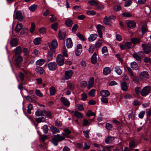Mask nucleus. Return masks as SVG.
I'll use <instances>...</instances> for the list:
<instances>
[{
  "instance_id": "14",
  "label": "nucleus",
  "mask_w": 151,
  "mask_h": 151,
  "mask_svg": "<svg viewBox=\"0 0 151 151\" xmlns=\"http://www.w3.org/2000/svg\"><path fill=\"white\" fill-rule=\"evenodd\" d=\"M148 74L147 71H144L141 72L139 74L140 78L143 79H146L148 78Z\"/></svg>"
},
{
  "instance_id": "11",
  "label": "nucleus",
  "mask_w": 151,
  "mask_h": 151,
  "mask_svg": "<svg viewBox=\"0 0 151 151\" xmlns=\"http://www.w3.org/2000/svg\"><path fill=\"white\" fill-rule=\"evenodd\" d=\"M48 66L49 70H55L57 67V64L55 62H52L49 63L48 64Z\"/></svg>"
},
{
  "instance_id": "23",
  "label": "nucleus",
  "mask_w": 151,
  "mask_h": 151,
  "mask_svg": "<svg viewBox=\"0 0 151 151\" xmlns=\"http://www.w3.org/2000/svg\"><path fill=\"white\" fill-rule=\"evenodd\" d=\"M96 56V52H94L91 57V62L93 64H95L97 63V59Z\"/></svg>"
},
{
  "instance_id": "6",
  "label": "nucleus",
  "mask_w": 151,
  "mask_h": 151,
  "mask_svg": "<svg viewBox=\"0 0 151 151\" xmlns=\"http://www.w3.org/2000/svg\"><path fill=\"white\" fill-rule=\"evenodd\" d=\"M96 28L99 37L101 38L102 37V30L104 29V27L103 25L99 24L96 26Z\"/></svg>"
},
{
  "instance_id": "2",
  "label": "nucleus",
  "mask_w": 151,
  "mask_h": 151,
  "mask_svg": "<svg viewBox=\"0 0 151 151\" xmlns=\"http://www.w3.org/2000/svg\"><path fill=\"white\" fill-rule=\"evenodd\" d=\"M56 62L59 65H63L64 63V58L63 56L60 54L58 55L56 58Z\"/></svg>"
},
{
  "instance_id": "51",
  "label": "nucleus",
  "mask_w": 151,
  "mask_h": 151,
  "mask_svg": "<svg viewBox=\"0 0 151 151\" xmlns=\"http://www.w3.org/2000/svg\"><path fill=\"white\" fill-rule=\"evenodd\" d=\"M42 130L44 133H47L49 130L48 126L47 125H44L42 127Z\"/></svg>"
},
{
  "instance_id": "49",
  "label": "nucleus",
  "mask_w": 151,
  "mask_h": 151,
  "mask_svg": "<svg viewBox=\"0 0 151 151\" xmlns=\"http://www.w3.org/2000/svg\"><path fill=\"white\" fill-rule=\"evenodd\" d=\"M63 56L65 57H68V55L66 50V49L65 46H64L62 50Z\"/></svg>"
},
{
  "instance_id": "33",
  "label": "nucleus",
  "mask_w": 151,
  "mask_h": 151,
  "mask_svg": "<svg viewBox=\"0 0 151 151\" xmlns=\"http://www.w3.org/2000/svg\"><path fill=\"white\" fill-rule=\"evenodd\" d=\"M110 72L111 69L109 67H105L103 69V73L105 75H108Z\"/></svg>"
},
{
  "instance_id": "16",
  "label": "nucleus",
  "mask_w": 151,
  "mask_h": 151,
  "mask_svg": "<svg viewBox=\"0 0 151 151\" xmlns=\"http://www.w3.org/2000/svg\"><path fill=\"white\" fill-rule=\"evenodd\" d=\"M103 22L104 24L106 25H110L112 24V22L109 17L105 16L104 17Z\"/></svg>"
},
{
  "instance_id": "22",
  "label": "nucleus",
  "mask_w": 151,
  "mask_h": 151,
  "mask_svg": "<svg viewBox=\"0 0 151 151\" xmlns=\"http://www.w3.org/2000/svg\"><path fill=\"white\" fill-rule=\"evenodd\" d=\"M18 44V40L17 38H14L10 40V44L13 47H15Z\"/></svg>"
},
{
  "instance_id": "40",
  "label": "nucleus",
  "mask_w": 151,
  "mask_h": 151,
  "mask_svg": "<svg viewBox=\"0 0 151 151\" xmlns=\"http://www.w3.org/2000/svg\"><path fill=\"white\" fill-rule=\"evenodd\" d=\"M36 71L40 74L43 73L44 72V69L41 67H38L35 70Z\"/></svg>"
},
{
  "instance_id": "18",
  "label": "nucleus",
  "mask_w": 151,
  "mask_h": 151,
  "mask_svg": "<svg viewBox=\"0 0 151 151\" xmlns=\"http://www.w3.org/2000/svg\"><path fill=\"white\" fill-rule=\"evenodd\" d=\"M66 46L68 48H71L73 46V43L70 38H67L66 40Z\"/></svg>"
},
{
  "instance_id": "17",
  "label": "nucleus",
  "mask_w": 151,
  "mask_h": 151,
  "mask_svg": "<svg viewBox=\"0 0 151 151\" xmlns=\"http://www.w3.org/2000/svg\"><path fill=\"white\" fill-rule=\"evenodd\" d=\"M14 50L15 51V56H17L20 55V54L22 52V48L20 46H18Z\"/></svg>"
},
{
  "instance_id": "35",
  "label": "nucleus",
  "mask_w": 151,
  "mask_h": 151,
  "mask_svg": "<svg viewBox=\"0 0 151 151\" xmlns=\"http://www.w3.org/2000/svg\"><path fill=\"white\" fill-rule=\"evenodd\" d=\"M55 136L59 142L65 139V137L61 136L60 134H57L55 135Z\"/></svg>"
},
{
  "instance_id": "47",
  "label": "nucleus",
  "mask_w": 151,
  "mask_h": 151,
  "mask_svg": "<svg viewBox=\"0 0 151 151\" xmlns=\"http://www.w3.org/2000/svg\"><path fill=\"white\" fill-rule=\"evenodd\" d=\"M132 55L133 57L137 60L138 61H140L141 60V57L137 53H133Z\"/></svg>"
},
{
  "instance_id": "27",
  "label": "nucleus",
  "mask_w": 151,
  "mask_h": 151,
  "mask_svg": "<svg viewBox=\"0 0 151 151\" xmlns=\"http://www.w3.org/2000/svg\"><path fill=\"white\" fill-rule=\"evenodd\" d=\"M45 62V60L43 59H40L36 62V64L37 66L42 65Z\"/></svg>"
},
{
  "instance_id": "29",
  "label": "nucleus",
  "mask_w": 151,
  "mask_h": 151,
  "mask_svg": "<svg viewBox=\"0 0 151 151\" xmlns=\"http://www.w3.org/2000/svg\"><path fill=\"white\" fill-rule=\"evenodd\" d=\"M102 53L105 56H107L108 55V52L107 47L105 46H104L101 49Z\"/></svg>"
},
{
  "instance_id": "42",
  "label": "nucleus",
  "mask_w": 151,
  "mask_h": 151,
  "mask_svg": "<svg viewBox=\"0 0 151 151\" xmlns=\"http://www.w3.org/2000/svg\"><path fill=\"white\" fill-rule=\"evenodd\" d=\"M87 14L89 15L93 16L96 14V12L95 10H88L86 11Z\"/></svg>"
},
{
  "instance_id": "8",
  "label": "nucleus",
  "mask_w": 151,
  "mask_h": 151,
  "mask_svg": "<svg viewBox=\"0 0 151 151\" xmlns=\"http://www.w3.org/2000/svg\"><path fill=\"white\" fill-rule=\"evenodd\" d=\"M142 46L143 47V50L145 53L148 54L151 52V47L149 46L147 44L146 45L144 44H142Z\"/></svg>"
},
{
  "instance_id": "30",
  "label": "nucleus",
  "mask_w": 151,
  "mask_h": 151,
  "mask_svg": "<svg viewBox=\"0 0 151 151\" xmlns=\"http://www.w3.org/2000/svg\"><path fill=\"white\" fill-rule=\"evenodd\" d=\"M114 139V138L112 137H108L105 140V142L107 144L111 143Z\"/></svg>"
},
{
  "instance_id": "57",
  "label": "nucleus",
  "mask_w": 151,
  "mask_h": 151,
  "mask_svg": "<svg viewBox=\"0 0 151 151\" xmlns=\"http://www.w3.org/2000/svg\"><path fill=\"white\" fill-rule=\"evenodd\" d=\"M113 9L115 11L117 12L121 9V7L120 5H116L114 6Z\"/></svg>"
},
{
  "instance_id": "32",
  "label": "nucleus",
  "mask_w": 151,
  "mask_h": 151,
  "mask_svg": "<svg viewBox=\"0 0 151 151\" xmlns=\"http://www.w3.org/2000/svg\"><path fill=\"white\" fill-rule=\"evenodd\" d=\"M121 86L122 89L124 91H126L127 89V85L126 82H123L121 83Z\"/></svg>"
},
{
  "instance_id": "12",
  "label": "nucleus",
  "mask_w": 151,
  "mask_h": 151,
  "mask_svg": "<svg viewBox=\"0 0 151 151\" xmlns=\"http://www.w3.org/2000/svg\"><path fill=\"white\" fill-rule=\"evenodd\" d=\"M60 101L65 106L69 107L70 105V103L68 99L65 97H61Z\"/></svg>"
},
{
  "instance_id": "48",
  "label": "nucleus",
  "mask_w": 151,
  "mask_h": 151,
  "mask_svg": "<svg viewBox=\"0 0 151 151\" xmlns=\"http://www.w3.org/2000/svg\"><path fill=\"white\" fill-rule=\"evenodd\" d=\"M74 115L76 117L78 118H82L83 116V114L78 111L74 112Z\"/></svg>"
},
{
  "instance_id": "63",
  "label": "nucleus",
  "mask_w": 151,
  "mask_h": 151,
  "mask_svg": "<svg viewBox=\"0 0 151 151\" xmlns=\"http://www.w3.org/2000/svg\"><path fill=\"white\" fill-rule=\"evenodd\" d=\"M90 132V130L87 129L86 130H84L83 131V132L84 133V136L87 138L89 137L88 133Z\"/></svg>"
},
{
  "instance_id": "53",
  "label": "nucleus",
  "mask_w": 151,
  "mask_h": 151,
  "mask_svg": "<svg viewBox=\"0 0 151 151\" xmlns=\"http://www.w3.org/2000/svg\"><path fill=\"white\" fill-rule=\"evenodd\" d=\"M33 109L32 105L31 104H29L27 106V112L29 114H31V110Z\"/></svg>"
},
{
  "instance_id": "36",
  "label": "nucleus",
  "mask_w": 151,
  "mask_h": 151,
  "mask_svg": "<svg viewBox=\"0 0 151 151\" xmlns=\"http://www.w3.org/2000/svg\"><path fill=\"white\" fill-rule=\"evenodd\" d=\"M58 142L59 141L55 135L54 137L51 140L52 143L55 146H57L58 145Z\"/></svg>"
},
{
  "instance_id": "15",
  "label": "nucleus",
  "mask_w": 151,
  "mask_h": 151,
  "mask_svg": "<svg viewBox=\"0 0 151 151\" xmlns=\"http://www.w3.org/2000/svg\"><path fill=\"white\" fill-rule=\"evenodd\" d=\"M100 94L101 97H107L110 95V93L107 90H103L100 91Z\"/></svg>"
},
{
  "instance_id": "39",
  "label": "nucleus",
  "mask_w": 151,
  "mask_h": 151,
  "mask_svg": "<svg viewBox=\"0 0 151 151\" xmlns=\"http://www.w3.org/2000/svg\"><path fill=\"white\" fill-rule=\"evenodd\" d=\"M49 91L50 93V95H54L55 93V89L54 87H51L49 89Z\"/></svg>"
},
{
  "instance_id": "44",
  "label": "nucleus",
  "mask_w": 151,
  "mask_h": 151,
  "mask_svg": "<svg viewBox=\"0 0 151 151\" xmlns=\"http://www.w3.org/2000/svg\"><path fill=\"white\" fill-rule=\"evenodd\" d=\"M65 23L66 25L68 27H70L73 24V22L72 20L69 19L65 21Z\"/></svg>"
},
{
  "instance_id": "45",
  "label": "nucleus",
  "mask_w": 151,
  "mask_h": 151,
  "mask_svg": "<svg viewBox=\"0 0 151 151\" xmlns=\"http://www.w3.org/2000/svg\"><path fill=\"white\" fill-rule=\"evenodd\" d=\"M131 41L134 44L139 43L140 42V40L136 38H132L131 40Z\"/></svg>"
},
{
  "instance_id": "10",
  "label": "nucleus",
  "mask_w": 151,
  "mask_h": 151,
  "mask_svg": "<svg viewBox=\"0 0 151 151\" xmlns=\"http://www.w3.org/2000/svg\"><path fill=\"white\" fill-rule=\"evenodd\" d=\"M73 74L72 70H69L66 71L65 73V78L66 79L68 80L70 78Z\"/></svg>"
},
{
  "instance_id": "59",
  "label": "nucleus",
  "mask_w": 151,
  "mask_h": 151,
  "mask_svg": "<svg viewBox=\"0 0 151 151\" xmlns=\"http://www.w3.org/2000/svg\"><path fill=\"white\" fill-rule=\"evenodd\" d=\"M77 37L81 40L83 41H84L85 40V38L83 35L80 33H78L77 34Z\"/></svg>"
},
{
  "instance_id": "4",
  "label": "nucleus",
  "mask_w": 151,
  "mask_h": 151,
  "mask_svg": "<svg viewBox=\"0 0 151 151\" xmlns=\"http://www.w3.org/2000/svg\"><path fill=\"white\" fill-rule=\"evenodd\" d=\"M66 30L65 29H60L58 32V37L60 40H63L66 36Z\"/></svg>"
},
{
  "instance_id": "61",
  "label": "nucleus",
  "mask_w": 151,
  "mask_h": 151,
  "mask_svg": "<svg viewBox=\"0 0 151 151\" xmlns=\"http://www.w3.org/2000/svg\"><path fill=\"white\" fill-rule=\"evenodd\" d=\"M28 32V30L27 28H24L22 29L20 32V35H23L27 33Z\"/></svg>"
},
{
  "instance_id": "9",
  "label": "nucleus",
  "mask_w": 151,
  "mask_h": 151,
  "mask_svg": "<svg viewBox=\"0 0 151 151\" xmlns=\"http://www.w3.org/2000/svg\"><path fill=\"white\" fill-rule=\"evenodd\" d=\"M82 49V47L81 45L80 44H78L75 50V53L76 55L79 56L81 54Z\"/></svg>"
},
{
  "instance_id": "37",
  "label": "nucleus",
  "mask_w": 151,
  "mask_h": 151,
  "mask_svg": "<svg viewBox=\"0 0 151 151\" xmlns=\"http://www.w3.org/2000/svg\"><path fill=\"white\" fill-rule=\"evenodd\" d=\"M88 3L91 6H94L96 8L98 5V3L94 0L90 1Z\"/></svg>"
},
{
  "instance_id": "1",
  "label": "nucleus",
  "mask_w": 151,
  "mask_h": 151,
  "mask_svg": "<svg viewBox=\"0 0 151 151\" xmlns=\"http://www.w3.org/2000/svg\"><path fill=\"white\" fill-rule=\"evenodd\" d=\"M150 88L149 86H146L144 87L140 92L141 95L143 96H146L150 93Z\"/></svg>"
},
{
  "instance_id": "41",
  "label": "nucleus",
  "mask_w": 151,
  "mask_h": 151,
  "mask_svg": "<svg viewBox=\"0 0 151 151\" xmlns=\"http://www.w3.org/2000/svg\"><path fill=\"white\" fill-rule=\"evenodd\" d=\"M41 41V38H36L34 40L33 42L35 45H37L40 44V43Z\"/></svg>"
},
{
  "instance_id": "31",
  "label": "nucleus",
  "mask_w": 151,
  "mask_h": 151,
  "mask_svg": "<svg viewBox=\"0 0 151 151\" xmlns=\"http://www.w3.org/2000/svg\"><path fill=\"white\" fill-rule=\"evenodd\" d=\"M129 146L130 149L136 147V144L135 141L132 140L130 141L129 143Z\"/></svg>"
},
{
  "instance_id": "58",
  "label": "nucleus",
  "mask_w": 151,
  "mask_h": 151,
  "mask_svg": "<svg viewBox=\"0 0 151 151\" xmlns=\"http://www.w3.org/2000/svg\"><path fill=\"white\" fill-rule=\"evenodd\" d=\"M58 26V24L55 22L52 25L51 28L54 30L56 31Z\"/></svg>"
},
{
  "instance_id": "5",
  "label": "nucleus",
  "mask_w": 151,
  "mask_h": 151,
  "mask_svg": "<svg viewBox=\"0 0 151 151\" xmlns=\"http://www.w3.org/2000/svg\"><path fill=\"white\" fill-rule=\"evenodd\" d=\"M14 15L15 14L13 15V17L14 19H18L19 22L22 21L23 18L21 12L20 11H17L15 14V16Z\"/></svg>"
},
{
  "instance_id": "54",
  "label": "nucleus",
  "mask_w": 151,
  "mask_h": 151,
  "mask_svg": "<svg viewBox=\"0 0 151 151\" xmlns=\"http://www.w3.org/2000/svg\"><path fill=\"white\" fill-rule=\"evenodd\" d=\"M101 100L104 103L107 104L108 103V98L106 97H101Z\"/></svg>"
},
{
  "instance_id": "38",
  "label": "nucleus",
  "mask_w": 151,
  "mask_h": 151,
  "mask_svg": "<svg viewBox=\"0 0 151 151\" xmlns=\"http://www.w3.org/2000/svg\"><path fill=\"white\" fill-rule=\"evenodd\" d=\"M105 127L108 130H111L113 129V127L112 125L109 123H106L105 124Z\"/></svg>"
},
{
  "instance_id": "19",
  "label": "nucleus",
  "mask_w": 151,
  "mask_h": 151,
  "mask_svg": "<svg viewBox=\"0 0 151 151\" xmlns=\"http://www.w3.org/2000/svg\"><path fill=\"white\" fill-rule=\"evenodd\" d=\"M97 35L96 34H91L88 38V40L90 42L95 40L97 37Z\"/></svg>"
},
{
  "instance_id": "28",
  "label": "nucleus",
  "mask_w": 151,
  "mask_h": 151,
  "mask_svg": "<svg viewBox=\"0 0 151 151\" xmlns=\"http://www.w3.org/2000/svg\"><path fill=\"white\" fill-rule=\"evenodd\" d=\"M50 129L53 134H55L60 132L59 130L54 126H51L50 127Z\"/></svg>"
},
{
  "instance_id": "24",
  "label": "nucleus",
  "mask_w": 151,
  "mask_h": 151,
  "mask_svg": "<svg viewBox=\"0 0 151 151\" xmlns=\"http://www.w3.org/2000/svg\"><path fill=\"white\" fill-rule=\"evenodd\" d=\"M131 67L134 70H137L138 69L139 67L137 63L134 61L131 63L130 64Z\"/></svg>"
},
{
  "instance_id": "43",
  "label": "nucleus",
  "mask_w": 151,
  "mask_h": 151,
  "mask_svg": "<svg viewBox=\"0 0 151 151\" xmlns=\"http://www.w3.org/2000/svg\"><path fill=\"white\" fill-rule=\"evenodd\" d=\"M115 71L118 75L121 74L122 73V71L120 67L118 66H116L115 68Z\"/></svg>"
},
{
  "instance_id": "3",
  "label": "nucleus",
  "mask_w": 151,
  "mask_h": 151,
  "mask_svg": "<svg viewBox=\"0 0 151 151\" xmlns=\"http://www.w3.org/2000/svg\"><path fill=\"white\" fill-rule=\"evenodd\" d=\"M48 45H49L50 49L52 51L55 52L54 50L58 46V43L55 40H52L51 43L48 42Z\"/></svg>"
},
{
  "instance_id": "20",
  "label": "nucleus",
  "mask_w": 151,
  "mask_h": 151,
  "mask_svg": "<svg viewBox=\"0 0 151 151\" xmlns=\"http://www.w3.org/2000/svg\"><path fill=\"white\" fill-rule=\"evenodd\" d=\"M94 78L93 77L91 78L88 81V85L87 86L88 89H89L91 88L94 83Z\"/></svg>"
},
{
  "instance_id": "13",
  "label": "nucleus",
  "mask_w": 151,
  "mask_h": 151,
  "mask_svg": "<svg viewBox=\"0 0 151 151\" xmlns=\"http://www.w3.org/2000/svg\"><path fill=\"white\" fill-rule=\"evenodd\" d=\"M126 22L128 27L130 28H133L136 27V23L133 21L127 20Z\"/></svg>"
},
{
  "instance_id": "64",
  "label": "nucleus",
  "mask_w": 151,
  "mask_h": 151,
  "mask_svg": "<svg viewBox=\"0 0 151 151\" xmlns=\"http://www.w3.org/2000/svg\"><path fill=\"white\" fill-rule=\"evenodd\" d=\"M111 147L105 146L103 148L102 151H111Z\"/></svg>"
},
{
  "instance_id": "26",
  "label": "nucleus",
  "mask_w": 151,
  "mask_h": 151,
  "mask_svg": "<svg viewBox=\"0 0 151 151\" xmlns=\"http://www.w3.org/2000/svg\"><path fill=\"white\" fill-rule=\"evenodd\" d=\"M22 24L21 23L17 24L15 28V31L16 33L19 32L22 28Z\"/></svg>"
},
{
  "instance_id": "60",
  "label": "nucleus",
  "mask_w": 151,
  "mask_h": 151,
  "mask_svg": "<svg viewBox=\"0 0 151 151\" xmlns=\"http://www.w3.org/2000/svg\"><path fill=\"white\" fill-rule=\"evenodd\" d=\"M86 115L88 116H95V114L94 112H92L91 110H90L88 111L87 112Z\"/></svg>"
},
{
  "instance_id": "7",
  "label": "nucleus",
  "mask_w": 151,
  "mask_h": 151,
  "mask_svg": "<svg viewBox=\"0 0 151 151\" xmlns=\"http://www.w3.org/2000/svg\"><path fill=\"white\" fill-rule=\"evenodd\" d=\"M15 57H16L15 60V65L17 66H19L22 64L23 60V58L21 55Z\"/></svg>"
},
{
  "instance_id": "21",
  "label": "nucleus",
  "mask_w": 151,
  "mask_h": 151,
  "mask_svg": "<svg viewBox=\"0 0 151 151\" xmlns=\"http://www.w3.org/2000/svg\"><path fill=\"white\" fill-rule=\"evenodd\" d=\"M45 112V110H42L39 109L36 111L35 115L37 116H41L42 115L44 116V112Z\"/></svg>"
},
{
  "instance_id": "50",
  "label": "nucleus",
  "mask_w": 151,
  "mask_h": 151,
  "mask_svg": "<svg viewBox=\"0 0 151 151\" xmlns=\"http://www.w3.org/2000/svg\"><path fill=\"white\" fill-rule=\"evenodd\" d=\"M96 90L94 89H91L88 92L89 95L93 97L95 94Z\"/></svg>"
},
{
  "instance_id": "62",
  "label": "nucleus",
  "mask_w": 151,
  "mask_h": 151,
  "mask_svg": "<svg viewBox=\"0 0 151 151\" xmlns=\"http://www.w3.org/2000/svg\"><path fill=\"white\" fill-rule=\"evenodd\" d=\"M51 17L50 19V21L51 22H53L57 20L56 17L53 14L50 15Z\"/></svg>"
},
{
  "instance_id": "52",
  "label": "nucleus",
  "mask_w": 151,
  "mask_h": 151,
  "mask_svg": "<svg viewBox=\"0 0 151 151\" xmlns=\"http://www.w3.org/2000/svg\"><path fill=\"white\" fill-rule=\"evenodd\" d=\"M37 5L34 4L31 5L29 8V9L31 11H34L37 8Z\"/></svg>"
},
{
  "instance_id": "25",
  "label": "nucleus",
  "mask_w": 151,
  "mask_h": 151,
  "mask_svg": "<svg viewBox=\"0 0 151 151\" xmlns=\"http://www.w3.org/2000/svg\"><path fill=\"white\" fill-rule=\"evenodd\" d=\"M94 146L97 148L96 150L98 151H102V149H103V148L105 146H104L101 144H98L96 143L93 144Z\"/></svg>"
},
{
  "instance_id": "34",
  "label": "nucleus",
  "mask_w": 151,
  "mask_h": 151,
  "mask_svg": "<svg viewBox=\"0 0 151 151\" xmlns=\"http://www.w3.org/2000/svg\"><path fill=\"white\" fill-rule=\"evenodd\" d=\"M53 53L50 51H48L47 54V59L49 61H51L53 58Z\"/></svg>"
},
{
  "instance_id": "55",
  "label": "nucleus",
  "mask_w": 151,
  "mask_h": 151,
  "mask_svg": "<svg viewBox=\"0 0 151 151\" xmlns=\"http://www.w3.org/2000/svg\"><path fill=\"white\" fill-rule=\"evenodd\" d=\"M102 45L101 41L100 40H98L95 44V47H99Z\"/></svg>"
},
{
  "instance_id": "56",
  "label": "nucleus",
  "mask_w": 151,
  "mask_h": 151,
  "mask_svg": "<svg viewBox=\"0 0 151 151\" xmlns=\"http://www.w3.org/2000/svg\"><path fill=\"white\" fill-rule=\"evenodd\" d=\"M87 85V82L85 81H83L81 82V86L82 88H85Z\"/></svg>"
},
{
  "instance_id": "46",
  "label": "nucleus",
  "mask_w": 151,
  "mask_h": 151,
  "mask_svg": "<svg viewBox=\"0 0 151 151\" xmlns=\"http://www.w3.org/2000/svg\"><path fill=\"white\" fill-rule=\"evenodd\" d=\"M81 100L83 101H86L87 98V95L85 92L82 93L81 94Z\"/></svg>"
}]
</instances>
